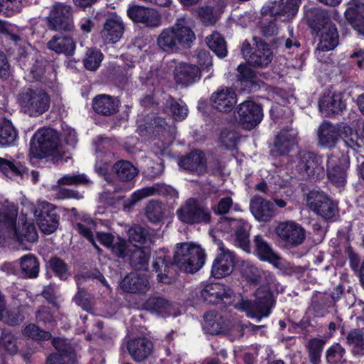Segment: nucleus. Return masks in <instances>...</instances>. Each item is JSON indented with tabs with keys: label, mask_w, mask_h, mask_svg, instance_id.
Masks as SVG:
<instances>
[{
	"label": "nucleus",
	"mask_w": 364,
	"mask_h": 364,
	"mask_svg": "<svg viewBox=\"0 0 364 364\" xmlns=\"http://www.w3.org/2000/svg\"><path fill=\"white\" fill-rule=\"evenodd\" d=\"M308 206L317 215L325 220L333 218L338 212V208L323 192L313 190L307 195Z\"/></svg>",
	"instance_id": "nucleus-10"
},
{
	"label": "nucleus",
	"mask_w": 364,
	"mask_h": 364,
	"mask_svg": "<svg viewBox=\"0 0 364 364\" xmlns=\"http://www.w3.org/2000/svg\"><path fill=\"white\" fill-rule=\"evenodd\" d=\"M16 132L9 121H4L0 124V146L11 145L16 138Z\"/></svg>",
	"instance_id": "nucleus-52"
},
{
	"label": "nucleus",
	"mask_w": 364,
	"mask_h": 364,
	"mask_svg": "<svg viewBox=\"0 0 364 364\" xmlns=\"http://www.w3.org/2000/svg\"><path fill=\"white\" fill-rule=\"evenodd\" d=\"M50 50L56 53H63L65 55H72L75 50V43L69 36H53L47 43Z\"/></svg>",
	"instance_id": "nucleus-40"
},
{
	"label": "nucleus",
	"mask_w": 364,
	"mask_h": 364,
	"mask_svg": "<svg viewBox=\"0 0 364 364\" xmlns=\"http://www.w3.org/2000/svg\"><path fill=\"white\" fill-rule=\"evenodd\" d=\"M112 170L122 181H131L138 175L137 168L127 161H119L114 164Z\"/></svg>",
	"instance_id": "nucleus-42"
},
{
	"label": "nucleus",
	"mask_w": 364,
	"mask_h": 364,
	"mask_svg": "<svg viewBox=\"0 0 364 364\" xmlns=\"http://www.w3.org/2000/svg\"><path fill=\"white\" fill-rule=\"evenodd\" d=\"M50 267L55 274L62 280H66L70 276L65 262L60 258L53 257L49 261Z\"/></svg>",
	"instance_id": "nucleus-61"
},
{
	"label": "nucleus",
	"mask_w": 364,
	"mask_h": 364,
	"mask_svg": "<svg viewBox=\"0 0 364 364\" xmlns=\"http://www.w3.org/2000/svg\"><path fill=\"white\" fill-rule=\"evenodd\" d=\"M276 233L286 246L290 247L301 245L306 239V230L294 221L280 223L276 228Z\"/></svg>",
	"instance_id": "nucleus-11"
},
{
	"label": "nucleus",
	"mask_w": 364,
	"mask_h": 364,
	"mask_svg": "<svg viewBox=\"0 0 364 364\" xmlns=\"http://www.w3.org/2000/svg\"><path fill=\"white\" fill-rule=\"evenodd\" d=\"M103 59V55L101 51L97 48L87 49L84 58V65L86 69L90 70H96Z\"/></svg>",
	"instance_id": "nucleus-53"
},
{
	"label": "nucleus",
	"mask_w": 364,
	"mask_h": 364,
	"mask_svg": "<svg viewBox=\"0 0 364 364\" xmlns=\"http://www.w3.org/2000/svg\"><path fill=\"white\" fill-rule=\"evenodd\" d=\"M255 252L259 259L267 261L272 264L277 266L281 258L274 252L272 246L262 235H256L254 239Z\"/></svg>",
	"instance_id": "nucleus-36"
},
{
	"label": "nucleus",
	"mask_w": 364,
	"mask_h": 364,
	"mask_svg": "<svg viewBox=\"0 0 364 364\" xmlns=\"http://www.w3.org/2000/svg\"><path fill=\"white\" fill-rule=\"evenodd\" d=\"M58 145L56 132L51 128L38 129L31 141V152L34 157L42 159L53 154Z\"/></svg>",
	"instance_id": "nucleus-5"
},
{
	"label": "nucleus",
	"mask_w": 364,
	"mask_h": 364,
	"mask_svg": "<svg viewBox=\"0 0 364 364\" xmlns=\"http://www.w3.org/2000/svg\"><path fill=\"white\" fill-rule=\"evenodd\" d=\"M151 126L154 129V132L158 136H169L174 132V128L168 125L165 119L161 117L154 118L151 123Z\"/></svg>",
	"instance_id": "nucleus-59"
},
{
	"label": "nucleus",
	"mask_w": 364,
	"mask_h": 364,
	"mask_svg": "<svg viewBox=\"0 0 364 364\" xmlns=\"http://www.w3.org/2000/svg\"><path fill=\"white\" fill-rule=\"evenodd\" d=\"M90 182V179L84 173L66 174L57 181V184L58 186H79L86 185Z\"/></svg>",
	"instance_id": "nucleus-55"
},
{
	"label": "nucleus",
	"mask_w": 364,
	"mask_h": 364,
	"mask_svg": "<svg viewBox=\"0 0 364 364\" xmlns=\"http://www.w3.org/2000/svg\"><path fill=\"white\" fill-rule=\"evenodd\" d=\"M296 143V133L293 129L282 130L275 137L271 152L275 156L286 155Z\"/></svg>",
	"instance_id": "nucleus-25"
},
{
	"label": "nucleus",
	"mask_w": 364,
	"mask_h": 364,
	"mask_svg": "<svg viewBox=\"0 0 364 364\" xmlns=\"http://www.w3.org/2000/svg\"><path fill=\"white\" fill-rule=\"evenodd\" d=\"M18 102L25 113L30 117H38L50 107V97L43 89L31 87L23 90L18 97Z\"/></svg>",
	"instance_id": "nucleus-4"
},
{
	"label": "nucleus",
	"mask_w": 364,
	"mask_h": 364,
	"mask_svg": "<svg viewBox=\"0 0 364 364\" xmlns=\"http://www.w3.org/2000/svg\"><path fill=\"white\" fill-rule=\"evenodd\" d=\"M222 223L225 225H229L230 231L235 232L236 242L242 249L246 250L250 244L247 222L242 219L236 220L225 218L222 220Z\"/></svg>",
	"instance_id": "nucleus-29"
},
{
	"label": "nucleus",
	"mask_w": 364,
	"mask_h": 364,
	"mask_svg": "<svg viewBox=\"0 0 364 364\" xmlns=\"http://www.w3.org/2000/svg\"><path fill=\"white\" fill-rule=\"evenodd\" d=\"M124 23L120 16L113 13L105 18L100 36L106 44H112L118 42L123 36Z\"/></svg>",
	"instance_id": "nucleus-15"
},
{
	"label": "nucleus",
	"mask_w": 364,
	"mask_h": 364,
	"mask_svg": "<svg viewBox=\"0 0 364 364\" xmlns=\"http://www.w3.org/2000/svg\"><path fill=\"white\" fill-rule=\"evenodd\" d=\"M202 299L207 304H217L224 297L230 296L224 285L220 283L209 284L200 292Z\"/></svg>",
	"instance_id": "nucleus-39"
},
{
	"label": "nucleus",
	"mask_w": 364,
	"mask_h": 364,
	"mask_svg": "<svg viewBox=\"0 0 364 364\" xmlns=\"http://www.w3.org/2000/svg\"><path fill=\"white\" fill-rule=\"evenodd\" d=\"M341 137L346 146L354 151H359L364 147L363 138L360 137L357 132L350 127H343Z\"/></svg>",
	"instance_id": "nucleus-43"
},
{
	"label": "nucleus",
	"mask_w": 364,
	"mask_h": 364,
	"mask_svg": "<svg viewBox=\"0 0 364 364\" xmlns=\"http://www.w3.org/2000/svg\"><path fill=\"white\" fill-rule=\"evenodd\" d=\"M0 170L7 176H23L27 171L26 168L19 162H14L0 158Z\"/></svg>",
	"instance_id": "nucleus-49"
},
{
	"label": "nucleus",
	"mask_w": 364,
	"mask_h": 364,
	"mask_svg": "<svg viewBox=\"0 0 364 364\" xmlns=\"http://www.w3.org/2000/svg\"><path fill=\"white\" fill-rule=\"evenodd\" d=\"M166 109L171 114L176 120L181 121L188 115V108L183 102H176L174 99H168L166 102Z\"/></svg>",
	"instance_id": "nucleus-51"
},
{
	"label": "nucleus",
	"mask_w": 364,
	"mask_h": 364,
	"mask_svg": "<svg viewBox=\"0 0 364 364\" xmlns=\"http://www.w3.org/2000/svg\"><path fill=\"white\" fill-rule=\"evenodd\" d=\"M305 17L309 26L316 32L323 29L329 25H333L331 22L330 16L328 11L321 8H310L305 12Z\"/></svg>",
	"instance_id": "nucleus-30"
},
{
	"label": "nucleus",
	"mask_w": 364,
	"mask_h": 364,
	"mask_svg": "<svg viewBox=\"0 0 364 364\" xmlns=\"http://www.w3.org/2000/svg\"><path fill=\"white\" fill-rule=\"evenodd\" d=\"M297 172L310 180H317L324 175L321 156L310 151H301L297 155Z\"/></svg>",
	"instance_id": "nucleus-6"
},
{
	"label": "nucleus",
	"mask_w": 364,
	"mask_h": 364,
	"mask_svg": "<svg viewBox=\"0 0 364 364\" xmlns=\"http://www.w3.org/2000/svg\"><path fill=\"white\" fill-rule=\"evenodd\" d=\"M23 333L24 336L37 341H46L51 337V334L48 331L41 330L34 323L26 326L23 330Z\"/></svg>",
	"instance_id": "nucleus-58"
},
{
	"label": "nucleus",
	"mask_w": 364,
	"mask_h": 364,
	"mask_svg": "<svg viewBox=\"0 0 364 364\" xmlns=\"http://www.w3.org/2000/svg\"><path fill=\"white\" fill-rule=\"evenodd\" d=\"M203 328L210 334H218L223 331V320L215 311L204 315Z\"/></svg>",
	"instance_id": "nucleus-47"
},
{
	"label": "nucleus",
	"mask_w": 364,
	"mask_h": 364,
	"mask_svg": "<svg viewBox=\"0 0 364 364\" xmlns=\"http://www.w3.org/2000/svg\"><path fill=\"white\" fill-rule=\"evenodd\" d=\"M126 348L132 360L136 363H145L154 353V343L146 337L129 340Z\"/></svg>",
	"instance_id": "nucleus-16"
},
{
	"label": "nucleus",
	"mask_w": 364,
	"mask_h": 364,
	"mask_svg": "<svg viewBox=\"0 0 364 364\" xmlns=\"http://www.w3.org/2000/svg\"><path fill=\"white\" fill-rule=\"evenodd\" d=\"M272 60V51L269 46L262 41L257 42L254 50L247 58L250 64L255 67H266Z\"/></svg>",
	"instance_id": "nucleus-34"
},
{
	"label": "nucleus",
	"mask_w": 364,
	"mask_h": 364,
	"mask_svg": "<svg viewBox=\"0 0 364 364\" xmlns=\"http://www.w3.org/2000/svg\"><path fill=\"white\" fill-rule=\"evenodd\" d=\"M316 50L328 52L336 48L338 45V33L334 24L329 25L316 32Z\"/></svg>",
	"instance_id": "nucleus-26"
},
{
	"label": "nucleus",
	"mask_w": 364,
	"mask_h": 364,
	"mask_svg": "<svg viewBox=\"0 0 364 364\" xmlns=\"http://www.w3.org/2000/svg\"><path fill=\"white\" fill-rule=\"evenodd\" d=\"M178 165L183 169L196 173L198 175L206 172V159L203 152L195 150L183 157L178 162Z\"/></svg>",
	"instance_id": "nucleus-24"
},
{
	"label": "nucleus",
	"mask_w": 364,
	"mask_h": 364,
	"mask_svg": "<svg viewBox=\"0 0 364 364\" xmlns=\"http://www.w3.org/2000/svg\"><path fill=\"white\" fill-rule=\"evenodd\" d=\"M173 259L175 264L181 270L187 273H194L204 265L205 253L198 244L182 242L176 245Z\"/></svg>",
	"instance_id": "nucleus-2"
},
{
	"label": "nucleus",
	"mask_w": 364,
	"mask_h": 364,
	"mask_svg": "<svg viewBox=\"0 0 364 364\" xmlns=\"http://www.w3.org/2000/svg\"><path fill=\"white\" fill-rule=\"evenodd\" d=\"M21 212L26 216L29 213L33 214L40 230L45 234L54 232L59 225V216L54 206L46 201H38L36 205L31 202H26Z\"/></svg>",
	"instance_id": "nucleus-3"
},
{
	"label": "nucleus",
	"mask_w": 364,
	"mask_h": 364,
	"mask_svg": "<svg viewBox=\"0 0 364 364\" xmlns=\"http://www.w3.org/2000/svg\"><path fill=\"white\" fill-rule=\"evenodd\" d=\"M92 108L98 114L109 116L118 112L119 101L107 95H100L92 100Z\"/></svg>",
	"instance_id": "nucleus-38"
},
{
	"label": "nucleus",
	"mask_w": 364,
	"mask_h": 364,
	"mask_svg": "<svg viewBox=\"0 0 364 364\" xmlns=\"http://www.w3.org/2000/svg\"><path fill=\"white\" fill-rule=\"evenodd\" d=\"M176 213L181 221L188 224L208 223L210 219L208 209L193 198L188 199L177 210Z\"/></svg>",
	"instance_id": "nucleus-8"
},
{
	"label": "nucleus",
	"mask_w": 364,
	"mask_h": 364,
	"mask_svg": "<svg viewBox=\"0 0 364 364\" xmlns=\"http://www.w3.org/2000/svg\"><path fill=\"white\" fill-rule=\"evenodd\" d=\"M325 341L320 338H311L309 341L306 348L311 364H320L321 353Z\"/></svg>",
	"instance_id": "nucleus-48"
},
{
	"label": "nucleus",
	"mask_w": 364,
	"mask_h": 364,
	"mask_svg": "<svg viewBox=\"0 0 364 364\" xmlns=\"http://www.w3.org/2000/svg\"><path fill=\"white\" fill-rule=\"evenodd\" d=\"M318 107L325 117L338 114L346 107L340 93L324 92L318 101Z\"/></svg>",
	"instance_id": "nucleus-23"
},
{
	"label": "nucleus",
	"mask_w": 364,
	"mask_h": 364,
	"mask_svg": "<svg viewBox=\"0 0 364 364\" xmlns=\"http://www.w3.org/2000/svg\"><path fill=\"white\" fill-rule=\"evenodd\" d=\"M127 14L134 23H141L147 28H156L162 23L161 15L154 8L132 5L127 9Z\"/></svg>",
	"instance_id": "nucleus-12"
},
{
	"label": "nucleus",
	"mask_w": 364,
	"mask_h": 364,
	"mask_svg": "<svg viewBox=\"0 0 364 364\" xmlns=\"http://www.w3.org/2000/svg\"><path fill=\"white\" fill-rule=\"evenodd\" d=\"M132 250V254L130 256V262L133 268L137 270H144L147 269L149 257L141 248L134 247Z\"/></svg>",
	"instance_id": "nucleus-54"
},
{
	"label": "nucleus",
	"mask_w": 364,
	"mask_h": 364,
	"mask_svg": "<svg viewBox=\"0 0 364 364\" xmlns=\"http://www.w3.org/2000/svg\"><path fill=\"white\" fill-rule=\"evenodd\" d=\"M318 144L326 149L334 148L341 139L338 128L328 122H323L318 128Z\"/></svg>",
	"instance_id": "nucleus-22"
},
{
	"label": "nucleus",
	"mask_w": 364,
	"mask_h": 364,
	"mask_svg": "<svg viewBox=\"0 0 364 364\" xmlns=\"http://www.w3.org/2000/svg\"><path fill=\"white\" fill-rule=\"evenodd\" d=\"M28 77L33 81L47 83L55 79V73L53 65L46 61L36 60L31 67Z\"/></svg>",
	"instance_id": "nucleus-31"
},
{
	"label": "nucleus",
	"mask_w": 364,
	"mask_h": 364,
	"mask_svg": "<svg viewBox=\"0 0 364 364\" xmlns=\"http://www.w3.org/2000/svg\"><path fill=\"white\" fill-rule=\"evenodd\" d=\"M250 208L258 221L267 222L275 215L274 204L259 196H255L251 199Z\"/></svg>",
	"instance_id": "nucleus-27"
},
{
	"label": "nucleus",
	"mask_w": 364,
	"mask_h": 364,
	"mask_svg": "<svg viewBox=\"0 0 364 364\" xmlns=\"http://www.w3.org/2000/svg\"><path fill=\"white\" fill-rule=\"evenodd\" d=\"M259 291H257V299L253 302L244 301L242 308L247 311V316L250 318H256L260 321L263 317H267L273 306L272 296L269 291L260 295Z\"/></svg>",
	"instance_id": "nucleus-13"
},
{
	"label": "nucleus",
	"mask_w": 364,
	"mask_h": 364,
	"mask_svg": "<svg viewBox=\"0 0 364 364\" xmlns=\"http://www.w3.org/2000/svg\"><path fill=\"white\" fill-rule=\"evenodd\" d=\"M75 230L80 234L82 236H83L85 238H86L89 242L92 243V245L95 247V248L99 252H101L100 248L99 246L96 244L95 242V237L91 230V228L88 227L87 225H85L82 223H77L75 225Z\"/></svg>",
	"instance_id": "nucleus-64"
},
{
	"label": "nucleus",
	"mask_w": 364,
	"mask_h": 364,
	"mask_svg": "<svg viewBox=\"0 0 364 364\" xmlns=\"http://www.w3.org/2000/svg\"><path fill=\"white\" fill-rule=\"evenodd\" d=\"M176 83L181 86H188L200 79V68L187 63H178L173 70Z\"/></svg>",
	"instance_id": "nucleus-20"
},
{
	"label": "nucleus",
	"mask_w": 364,
	"mask_h": 364,
	"mask_svg": "<svg viewBox=\"0 0 364 364\" xmlns=\"http://www.w3.org/2000/svg\"><path fill=\"white\" fill-rule=\"evenodd\" d=\"M97 279L104 286L108 287V284L103 275L98 271H95L92 273H88L86 275L76 277L77 284L78 286V291L73 298L74 301L78 305L86 309L89 306V294L83 289L80 287L81 280H87L89 279Z\"/></svg>",
	"instance_id": "nucleus-37"
},
{
	"label": "nucleus",
	"mask_w": 364,
	"mask_h": 364,
	"mask_svg": "<svg viewBox=\"0 0 364 364\" xmlns=\"http://www.w3.org/2000/svg\"><path fill=\"white\" fill-rule=\"evenodd\" d=\"M18 207L7 199H0V226L8 230L9 235H16Z\"/></svg>",
	"instance_id": "nucleus-18"
},
{
	"label": "nucleus",
	"mask_w": 364,
	"mask_h": 364,
	"mask_svg": "<svg viewBox=\"0 0 364 364\" xmlns=\"http://www.w3.org/2000/svg\"><path fill=\"white\" fill-rule=\"evenodd\" d=\"M152 266L154 270L157 273L159 282L169 284L171 282L172 270L173 264L170 257L164 253H159L154 259Z\"/></svg>",
	"instance_id": "nucleus-32"
},
{
	"label": "nucleus",
	"mask_w": 364,
	"mask_h": 364,
	"mask_svg": "<svg viewBox=\"0 0 364 364\" xmlns=\"http://www.w3.org/2000/svg\"><path fill=\"white\" fill-rule=\"evenodd\" d=\"M146 215L148 220L153 223H156L159 222L163 218V210L161 204L156 200L150 201L145 208Z\"/></svg>",
	"instance_id": "nucleus-57"
},
{
	"label": "nucleus",
	"mask_w": 364,
	"mask_h": 364,
	"mask_svg": "<svg viewBox=\"0 0 364 364\" xmlns=\"http://www.w3.org/2000/svg\"><path fill=\"white\" fill-rule=\"evenodd\" d=\"M326 166L328 180L338 187H343L346 183V168L340 164L339 159L331 154L328 157Z\"/></svg>",
	"instance_id": "nucleus-28"
},
{
	"label": "nucleus",
	"mask_w": 364,
	"mask_h": 364,
	"mask_svg": "<svg viewBox=\"0 0 364 364\" xmlns=\"http://www.w3.org/2000/svg\"><path fill=\"white\" fill-rule=\"evenodd\" d=\"M205 42L209 48L219 58L226 56L228 53L227 43L218 32H213L211 35L207 36Z\"/></svg>",
	"instance_id": "nucleus-44"
},
{
	"label": "nucleus",
	"mask_w": 364,
	"mask_h": 364,
	"mask_svg": "<svg viewBox=\"0 0 364 364\" xmlns=\"http://www.w3.org/2000/svg\"><path fill=\"white\" fill-rule=\"evenodd\" d=\"M219 250L220 252L213 260L211 269V275L217 279L230 275L236 262L235 254L225 248L222 243L219 245Z\"/></svg>",
	"instance_id": "nucleus-14"
},
{
	"label": "nucleus",
	"mask_w": 364,
	"mask_h": 364,
	"mask_svg": "<svg viewBox=\"0 0 364 364\" xmlns=\"http://www.w3.org/2000/svg\"><path fill=\"white\" fill-rule=\"evenodd\" d=\"M48 27L53 31H70L74 27L73 8L62 2L53 6L48 16Z\"/></svg>",
	"instance_id": "nucleus-7"
},
{
	"label": "nucleus",
	"mask_w": 364,
	"mask_h": 364,
	"mask_svg": "<svg viewBox=\"0 0 364 364\" xmlns=\"http://www.w3.org/2000/svg\"><path fill=\"white\" fill-rule=\"evenodd\" d=\"M120 287L127 293L142 294L149 289L150 285L146 275L131 272L122 280Z\"/></svg>",
	"instance_id": "nucleus-21"
},
{
	"label": "nucleus",
	"mask_w": 364,
	"mask_h": 364,
	"mask_svg": "<svg viewBox=\"0 0 364 364\" xmlns=\"http://www.w3.org/2000/svg\"><path fill=\"white\" fill-rule=\"evenodd\" d=\"M301 0H270L268 6L262 7V13L269 11L272 16L283 17V20L291 19L296 14Z\"/></svg>",
	"instance_id": "nucleus-17"
},
{
	"label": "nucleus",
	"mask_w": 364,
	"mask_h": 364,
	"mask_svg": "<svg viewBox=\"0 0 364 364\" xmlns=\"http://www.w3.org/2000/svg\"><path fill=\"white\" fill-rule=\"evenodd\" d=\"M196 39L193 31L185 17L177 18L175 23L164 28L158 35L156 44L159 50L166 53H176L191 46Z\"/></svg>",
	"instance_id": "nucleus-1"
},
{
	"label": "nucleus",
	"mask_w": 364,
	"mask_h": 364,
	"mask_svg": "<svg viewBox=\"0 0 364 364\" xmlns=\"http://www.w3.org/2000/svg\"><path fill=\"white\" fill-rule=\"evenodd\" d=\"M237 121L242 128L250 130L262 121L263 112L262 107L252 100L240 103L236 108Z\"/></svg>",
	"instance_id": "nucleus-9"
},
{
	"label": "nucleus",
	"mask_w": 364,
	"mask_h": 364,
	"mask_svg": "<svg viewBox=\"0 0 364 364\" xmlns=\"http://www.w3.org/2000/svg\"><path fill=\"white\" fill-rule=\"evenodd\" d=\"M0 346L10 354H16L18 350L16 338L9 332L4 331L0 338Z\"/></svg>",
	"instance_id": "nucleus-63"
},
{
	"label": "nucleus",
	"mask_w": 364,
	"mask_h": 364,
	"mask_svg": "<svg viewBox=\"0 0 364 364\" xmlns=\"http://www.w3.org/2000/svg\"><path fill=\"white\" fill-rule=\"evenodd\" d=\"M134 246L131 245L124 239L122 237H117L114 240V243L111 246L112 252L118 257L124 258L129 255V252H132V247Z\"/></svg>",
	"instance_id": "nucleus-60"
},
{
	"label": "nucleus",
	"mask_w": 364,
	"mask_h": 364,
	"mask_svg": "<svg viewBox=\"0 0 364 364\" xmlns=\"http://www.w3.org/2000/svg\"><path fill=\"white\" fill-rule=\"evenodd\" d=\"M346 343L355 355H364V331L362 328L351 329L346 336Z\"/></svg>",
	"instance_id": "nucleus-41"
},
{
	"label": "nucleus",
	"mask_w": 364,
	"mask_h": 364,
	"mask_svg": "<svg viewBox=\"0 0 364 364\" xmlns=\"http://www.w3.org/2000/svg\"><path fill=\"white\" fill-rule=\"evenodd\" d=\"M146 306L162 316L170 315L172 309L171 304L163 298H150L146 301Z\"/></svg>",
	"instance_id": "nucleus-50"
},
{
	"label": "nucleus",
	"mask_w": 364,
	"mask_h": 364,
	"mask_svg": "<svg viewBox=\"0 0 364 364\" xmlns=\"http://www.w3.org/2000/svg\"><path fill=\"white\" fill-rule=\"evenodd\" d=\"M210 100L215 109L221 112H229L237 103V95L232 89L221 87L212 94Z\"/></svg>",
	"instance_id": "nucleus-19"
},
{
	"label": "nucleus",
	"mask_w": 364,
	"mask_h": 364,
	"mask_svg": "<svg viewBox=\"0 0 364 364\" xmlns=\"http://www.w3.org/2000/svg\"><path fill=\"white\" fill-rule=\"evenodd\" d=\"M169 188L164 184H154L152 186H147L134 191L126 201L124 207L127 209L132 208L137 202L141 200L154 196L156 194H166Z\"/></svg>",
	"instance_id": "nucleus-35"
},
{
	"label": "nucleus",
	"mask_w": 364,
	"mask_h": 364,
	"mask_svg": "<svg viewBox=\"0 0 364 364\" xmlns=\"http://www.w3.org/2000/svg\"><path fill=\"white\" fill-rule=\"evenodd\" d=\"M16 235H10L18 240H26L28 242H34L38 240V234L35 225L33 223L26 222L23 224L22 232L17 230Z\"/></svg>",
	"instance_id": "nucleus-62"
},
{
	"label": "nucleus",
	"mask_w": 364,
	"mask_h": 364,
	"mask_svg": "<svg viewBox=\"0 0 364 364\" xmlns=\"http://www.w3.org/2000/svg\"><path fill=\"white\" fill-rule=\"evenodd\" d=\"M21 269L23 275L28 278H35L39 272V264L37 258L28 254L20 259Z\"/></svg>",
	"instance_id": "nucleus-45"
},
{
	"label": "nucleus",
	"mask_w": 364,
	"mask_h": 364,
	"mask_svg": "<svg viewBox=\"0 0 364 364\" xmlns=\"http://www.w3.org/2000/svg\"><path fill=\"white\" fill-rule=\"evenodd\" d=\"M239 270L242 276L250 283H259L263 277L267 279V282L272 280V275L269 272L259 269L248 260L241 261L239 264Z\"/></svg>",
	"instance_id": "nucleus-33"
},
{
	"label": "nucleus",
	"mask_w": 364,
	"mask_h": 364,
	"mask_svg": "<svg viewBox=\"0 0 364 364\" xmlns=\"http://www.w3.org/2000/svg\"><path fill=\"white\" fill-rule=\"evenodd\" d=\"M52 343L55 348L58 350L59 355H63L64 358H68L72 361L75 360L76 356L74 350L66 339L56 338L53 339Z\"/></svg>",
	"instance_id": "nucleus-56"
},
{
	"label": "nucleus",
	"mask_w": 364,
	"mask_h": 364,
	"mask_svg": "<svg viewBox=\"0 0 364 364\" xmlns=\"http://www.w3.org/2000/svg\"><path fill=\"white\" fill-rule=\"evenodd\" d=\"M346 350L339 343H334L329 347L325 355L326 364H345L347 362L346 358Z\"/></svg>",
	"instance_id": "nucleus-46"
}]
</instances>
